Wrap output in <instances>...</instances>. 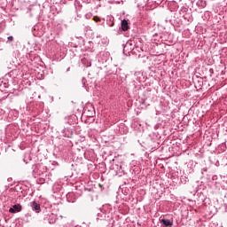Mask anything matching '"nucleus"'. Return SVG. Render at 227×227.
Masks as SVG:
<instances>
[{
	"label": "nucleus",
	"instance_id": "f257e3e1",
	"mask_svg": "<svg viewBox=\"0 0 227 227\" xmlns=\"http://www.w3.org/2000/svg\"><path fill=\"white\" fill-rule=\"evenodd\" d=\"M20 210H22V206H20V204L14 205L12 207H11L9 209V212H11V214H15V212H20Z\"/></svg>",
	"mask_w": 227,
	"mask_h": 227
},
{
	"label": "nucleus",
	"instance_id": "f03ea898",
	"mask_svg": "<svg viewBox=\"0 0 227 227\" xmlns=\"http://www.w3.org/2000/svg\"><path fill=\"white\" fill-rule=\"evenodd\" d=\"M161 224H162L163 227H172L173 226V222H171V220L162 219L161 220Z\"/></svg>",
	"mask_w": 227,
	"mask_h": 227
},
{
	"label": "nucleus",
	"instance_id": "7ed1b4c3",
	"mask_svg": "<svg viewBox=\"0 0 227 227\" xmlns=\"http://www.w3.org/2000/svg\"><path fill=\"white\" fill-rule=\"evenodd\" d=\"M121 29L122 31H129V21H127L126 20H123L121 21Z\"/></svg>",
	"mask_w": 227,
	"mask_h": 227
},
{
	"label": "nucleus",
	"instance_id": "20e7f679",
	"mask_svg": "<svg viewBox=\"0 0 227 227\" xmlns=\"http://www.w3.org/2000/svg\"><path fill=\"white\" fill-rule=\"evenodd\" d=\"M31 207L35 212H40V204L36 203V201H33Z\"/></svg>",
	"mask_w": 227,
	"mask_h": 227
},
{
	"label": "nucleus",
	"instance_id": "39448f33",
	"mask_svg": "<svg viewBox=\"0 0 227 227\" xmlns=\"http://www.w3.org/2000/svg\"><path fill=\"white\" fill-rule=\"evenodd\" d=\"M93 20L95 22H100V19L98 18V16H94Z\"/></svg>",
	"mask_w": 227,
	"mask_h": 227
},
{
	"label": "nucleus",
	"instance_id": "423d86ee",
	"mask_svg": "<svg viewBox=\"0 0 227 227\" xmlns=\"http://www.w3.org/2000/svg\"><path fill=\"white\" fill-rule=\"evenodd\" d=\"M8 40H10V42H13V36H9Z\"/></svg>",
	"mask_w": 227,
	"mask_h": 227
}]
</instances>
